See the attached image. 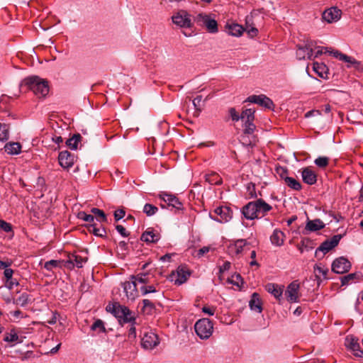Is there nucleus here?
<instances>
[{"label":"nucleus","mask_w":363,"mask_h":363,"mask_svg":"<svg viewBox=\"0 0 363 363\" xmlns=\"http://www.w3.org/2000/svg\"><path fill=\"white\" fill-rule=\"evenodd\" d=\"M159 344V339L157 335L152 333L149 332L144 334L141 340L142 346L147 350H152Z\"/></svg>","instance_id":"12"},{"label":"nucleus","mask_w":363,"mask_h":363,"mask_svg":"<svg viewBox=\"0 0 363 363\" xmlns=\"http://www.w3.org/2000/svg\"><path fill=\"white\" fill-rule=\"evenodd\" d=\"M206 181L212 184L220 185L222 184V179L216 173L207 175Z\"/></svg>","instance_id":"46"},{"label":"nucleus","mask_w":363,"mask_h":363,"mask_svg":"<svg viewBox=\"0 0 363 363\" xmlns=\"http://www.w3.org/2000/svg\"><path fill=\"white\" fill-rule=\"evenodd\" d=\"M9 138V126L5 123H0V141L7 140Z\"/></svg>","instance_id":"43"},{"label":"nucleus","mask_w":363,"mask_h":363,"mask_svg":"<svg viewBox=\"0 0 363 363\" xmlns=\"http://www.w3.org/2000/svg\"><path fill=\"white\" fill-rule=\"evenodd\" d=\"M31 302L30 296L27 293H22L18 298H14L13 303L21 307H26Z\"/></svg>","instance_id":"24"},{"label":"nucleus","mask_w":363,"mask_h":363,"mask_svg":"<svg viewBox=\"0 0 363 363\" xmlns=\"http://www.w3.org/2000/svg\"><path fill=\"white\" fill-rule=\"evenodd\" d=\"M299 284L298 281H292L287 287L285 295L289 301L296 303L298 301Z\"/></svg>","instance_id":"14"},{"label":"nucleus","mask_w":363,"mask_h":363,"mask_svg":"<svg viewBox=\"0 0 363 363\" xmlns=\"http://www.w3.org/2000/svg\"><path fill=\"white\" fill-rule=\"evenodd\" d=\"M330 159L328 157H318L314 161L315 164L320 168H325L329 164Z\"/></svg>","instance_id":"45"},{"label":"nucleus","mask_w":363,"mask_h":363,"mask_svg":"<svg viewBox=\"0 0 363 363\" xmlns=\"http://www.w3.org/2000/svg\"><path fill=\"white\" fill-rule=\"evenodd\" d=\"M302 179L304 183L313 185L317 182V174L310 167H306L301 172Z\"/></svg>","instance_id":"18"},{"label":"nucleus","mask_w":363,"mask_h":363,"mask_svg":"<svg viewBox=\"0 0 363 363\" xmlns=\"http://www.w3.org/2000/svg\"><path fill=\"white\" fill-rule=\"evenodd\" d=\"M276 172L284 182L286 181V178L289 177L288 176V170L286 167H279L276 169Z\"/></svg>","instance_id":"53"},{"label":"nucleus","mask_w":363,"mask_h":363,"mask_svg":"<svg viewBox=\"0 0 363 363\" xmlns=\"http://www.w3.org/2000/svg\"><path fill=\"white\" fill-rule=\"evenodd\" d=\"M306 48V52H310L311 55H313V48L315 47V42L313 40H307L303 45Z\"/></svg>","instance_id":"60"},{"label":"nucleus","mask_w":363,"mask_h":363,"mask_svg":"<svg viewBox=\"0 0 363 363\" xmlns=\"http://www.w3.org/2000/svg\"><path fill=\"white\" fill-rule=\"evenodd\" d=\"M229 115L233 121H238L240 120V115L238 114L235 108H230L228 110Z\"/></svg>","instance_id":"59"},{"label":"nucleus","mask_w":363,"mask_h":363,"mask_svg":"<svg viewBox=\"0 0 363 363\" xmlns=\"http://www.w3.org/2000/svg\"><path fill=\"white\" fill-rule=\"evenodd\" d=\"M125 215V211L123 208L118 209L114 212V218L116 221L122 219Z\"/></svg>","instance_id":"61"},{"label":"nucleus","mask_w":363,"mask_h":363,"mask_svg":"<svg viewBox=\"0 0 363 363\" xmlns=\"http://www.w3.org/2000/svg\"><path fill=\"white\" fill-rule=\"evenodd\" d=\"M285 184L294 190L298 191L301 189V183L293 177L286 178Z\"/></svg>","instance_id":"38"},{"label":"nucleus","mask_w":363,"mask_h":363,"mask_svg":"<svg viewBox=\"0 0 363 363\" xmlns=\"http://www.w3.org/2000/svg\"><path fill=\"white\" fill-rule=\"evenodd\" d=\"M91 212L96 217V219L99 222H106V216L102 210L97 208H91Z\"/></svg>","instance_id":"41"},{"label":"nucleus","mask_w":363,"mask_h":363,"mask_svg":"<svg viewBox=\"0 0 363 363\" xmlns=\"http://www.w3.org/2000/svg\"><path fill=\"white\" fill-rule=\"evenodd\" d=\"M284 234L279 230H274L272 235L270 236L272 243L276 246H281L284 244Z\"/></svg>","instance_id":"22"},{"label":"nucleus","mask_w":363,"mask_h":363,"mask_svg":"<svg viewBox=\"0 0 363 363\" xmlns=\"http://www.w3.org/2000/svg\"><path fill=\"white\" fill-rule=\"evenodd\" d=\"M74 155L69 151L65 150L60 152L58 156L59 164L64 169H69L74 163Z\"/></svg>","instance_id":"13"},{"label":"nucleus","mask_w":363,"mask_h":363,"mask_svg":"<svg viewBox=\"0 0 363 363\" xmlns=\"http://www.w3.org/2000/svg\"><path fill=\"white\" fill-rule=\"evenodd\" d=\"M272 209V206L266 203L263 199H258L244 206L242 208V213L246 219L254 220L260 216H264Z\"/></svg>","instance_id":"1"},{"label":"nucleus","mask_w":363,"mask_h":363,"mask_svg":"<svg viewBox=\"0 0 363 363\" xmlns=\"http://www.w3.org/2000/svg\"><path fill=\"white\" fill-rule=\"evenodd\" d=\"M328 269L322 264H315L314 266V273L318 279H320V277L325 279Z\"/></svg>","instance_id":"31"},{"label":"nucleus","mask_w":363,"mask_h":363,"mask_svg":"<svg viewBox=\"0 0 363 363\" xmlns=\"http://www.w3.org/2000/svg\"><path fill=\"white\" fill-rule=\"evenodd\" d=\"M306 48L304 45H297L296 50V58L299 60H305L306 57L308 59H312L313 55H311L310 52H306Z\"/></svg>","instance_id":"27"},{"label":"nucleus","mask_w":363,"mask_h":363,"mask_svg":"<svg viewBox=\"0 0 363 363\" xmlns=\"http://www.w3.org/2000/svg\"><path fill=\"white\" fill-rule=\"evenodd\" d=\"M313 70L321 77H323V72L326 69V66L318 62H313Z\"/></svg>","instance_id":"51"},{"label":"nucleus","mask_w":363,"mask_h":363,"mask_svg":"<svg viewBox=\"0 0 363 363\" xmlns=\"http://www.w3.org/2000/svg\"><path fill=\"white\" fill-rule=\"evenodd\" d=\"M87 261V258H83L82 257L77 254H71L68 256V259L66 262L67 267L69 268L74 267L76 266L78 268H82L84 263Z\"/></svg>","instance_id":"17"},{"label":"nucleus","mask_w":363,"mask_h":363,"mask_svg":"<svg viewBox=\"0 0 363 363\" xmlns=\"http://www.w3.org/2000/svg\"><path fill=\"white\" fill-rule=\"evenodd\" d=\"M91 330L93 331H96L98 333H106L104 323L101 319H97L94 321V323L91 326Z\"/></svg>","instance_id":"35"},{"label":"nucleus","mask_w":363,"mask_h":363,"mask_svg":"<svg viewBox=\"0 0 363 363\" xmlns=\"http://www.w3.org/2000/svg\"><path fill=\"white\" fill-rule=\"evenodd\" d=\"M347 342V347L352 350V351L355 352V355L357 357H362L363 356V350L360 348V345L358 342V339L351 337H347L346 339Z\"/></svg>","instance_id":"21"},{"label":"nucleus","mask_w":363,"mask_h":363,"mask_svg":"<svg viewBox=\"0 0 363 363\" xmlns=\"http://www.w3.org/2000/svg\"><path fill=\"white\" fill-rule=\"evenodd\" d=\"M160 238V235L157 233H155L152 228H148L141 235V240L146 242H157Z\"/></svg>","instance_id":"19"},{"label":"nucleus","mask_w":363,"mask_h":363,"mask_svg":"<svg viewBox=\"0 0 363 363\" xmlns=\"http://www.w3.org/2000/svg\"><path fill=\"white\" fill-rule=\"evenodd\" d=\"M255 110L252 108H247L244 110L240 115V120L242 121H254L255 120Z\"/></svg>","instance_id":"34"},{"label":"nucleus","mask_w":363,"mask_h":363,"mask_svg":"<svg viewBox=\"0 0 363 363\" xmlns=\"http://www.w3.org/2000/svg\"><path fill=\"white\" fill-rule=\"evenodd\" d=\"M245 101L257 104L269 110H272L274 107L272 100L264 94L251 95L247 98Z\"/></svg>","instance_id":"9"},{"label":"nucleus","mask_w":363,"mask_h":363,"mask_svg":"<svg viewBox=\"0 0 363 363\" xmlns=\"http://www.w3.org/2000/svg\"><path fill=\"white\" fill-rule=\"evenodd\" d=\"M143 211L147 216H152L158 211V208L152 204L146 203L143 207Z\"/></svg>","instance_id":"44"},{"label":"nucleus","mask_w":363,"mask_h":363,"mask_svg":"<svg viewBox=\"0 0 363 363\" xmlns=\"http://www.w3.org/2000/svg\"><path fill=\"white\" fill-rule=\"evenodd\" d=\"M266 290L274 295L276 298H279L282 295V289L275 284L269 283L265 286Z\"/></svg>","instance_id":"28"},{"label":"nucleus","mask_w":363,"mask_h":363,"mask_svg":"<svg viewBox=\"0 0 363 363\" xmlns=\"http://www.w3.org/2000/svg\"><path fill=\"white\" fill-rule=\"evenodd\" d=\"M247 194L248 199H255L257 197L255 185V184L250 182L247 185Z\"/></svg>","instance_id":"47"},{"label":"nucleus","mask_w":363,"mask_h":363,"mask_svg":"<svg viewBox=\"0 0 363 363\" xmlns=\"http://www.w3.org/2000/svg\"><path fill=\"white\" fill-rule=\"evenodd\" d=\"M82 136L80 134H74L72 138L66 141V145L72 150L77 148L78 143L80 142Z\"/></svg>","instance_id":"30"},{"label":"nucleus","mask_w":363,"mask_h":363,"mask_svg":"<svg viewBox=\"0 0 363 363\" xmlns=\"http://www.w3.org/2000/svg\"><path fill=\"white\" fill-rule=\"evenodd\" d=\"M88 230L94 235L101 238L104 237L106 234V231L104 228H97L95 223L90 224L88 226Z\"/></svg>","instance_id":"32"},{"label":"nucleus","mask_w":363,"mask_h":363,"mask_svg":"<svg viewBox=\"0 0 363 363\" xmlns=\"http://www.w3.org/2000/svg\"><path fill=\"white\" fill-rule=\"evenodd\" d=\"M342 11L337 7H331L326 9L323 13V19L328 23H333L337 21L341 17Z\"/></svg>","instance_id":"15"},{"label":"nucleus","mask_w":363,"mask_h":363,"mask_svg":"<svg viewBox=\"0 0 363 363\" xmlns=\"http://www.w3.org/2000/svg\"><path fill=\"white\" fill-rule=\"evenodd\" d=\"M4 340L13 344L21 342L19 337L14 329L11 330L10 333L5 335Z\"/></svg>","instance_id":"33"},{"label":"nucleus","mask_w":363,"mask_h":363,"mask_svg":"<svg viewBox=\"0 0 363 363\" xmlns=\"http://www.w3.org/2000/svg\"><path fill=\"white\" fill-rule=\"evenodd\" d=\"M174 24L182 28L191 27L190 16L186 11L181 10L176 15L172 17Z\"/></svg>","instance_id":"10"},{"label":"nucleus","mask_w":363,"mask_h":363,"mask_svg":"<svg viewBox=\"0 0 363 363\" xmlns=\"http://www.w3.org/2000/svg\"><path fill=\"white\" fill-rule=\"evenodd\" d=\"M360 276L361 275L359 273H351L344 276L341 278L342 285H347L354 281V280H358Z\"/></svg>","instance_id":"36"},{"label":"nucleus","mask_w":363,"mask_h":363,"mask_svg":"<svg viewBox=\"0 0 363 363\" xmlns=\"http://www.w3.org/2000/svg\"><path fill=\"white\" fill-rule=\"evenodd\" d=\"M195 20L199 25L206 27L208 32L211 33H216L218 31L217 21L209 15L199 13Z\"/></svg>","instance_id":"6"},{"label":"nucleus","mask_w":363,"mask_h":363,"mask_svg":"<svg viewBox=\"0 0 363 363\" xmlns=\"http://www.w3.org/2000/svg\"><path fill=\"white\" fill-rule=\"evenodd\" d=\"M339 60L347 62L349 64L348 67L354 66L357 67L359 65V62L354 58L343 53L340 55V57H339Z\"/></svg>","instance_id":"39"},{"label":"nucleus","mask_w":363,"mask_h":363,"mask_svg":"<svg viewBox=\"0 0 363 363\" xmlns=\"http://www.w3.org/2000/svg\"><path fill=\"white\" fill-rule=\"evenodd\" d=\"M5 152L10 155H18L21 152V145L19 143H9L4 146Z\"/></svg>","instance_id":"26"},{"label":"nucleus","mask_w":363,"mask_h":363,"mask_svg":"<svg viewBox=\"0 0 363 363\" xmlns=\"http://www.w3.org/2000/svg\"><path fill=\"white\" fill-rule=\"evenodd\" d=\"M350 262L344 257L335 259L332 264V270L336 274H344L351 268Z\"/></svg>","instance_id":"8"},{"label":"nucleus","mask_w":363,"mask_h":363,"mask_svg":"<svg viewBox=\"0 0 363 363\" xmlns=\"http://www.w3.org/2000/svg\"><path fill=\"white\" fill-rule=\"evenodd\" d=\"M0 229L6 233H9L12 231V225L9 223L0 219Z\"/></svg>","instance_id":"58"},{"label":"nucleus","mask_w":363,"mask_h":363,"mask_svg":"<svg viewBox=\"0 0 363 363\" xmlns=\"http://www.w3.org/2000/svg\"><path fill=\"white\" fill-rule=\"evenodd\" d=\"M193 104L197 111H201L203 106V97L201 95H198L194 100Z\"/></svg>","instance_id":"56"},{"label":"nucleus","mask_w":363,"mask_h":363,"mask_svg":"<svg viewBox=\"0 0 363 363\" xmlns=\"http://www.w3.org/2000/svg\"><path fill=\"white\" fill-rule=\"evenodd\" d=\"M195 331L201 339H208L213 333V325L208 318L199 320L194 325Z\"/></svg>","instance_id":"4"},{"label":"nucleus","mask_w":363,"mask_h":363,"mask_svg":"<svg viewBox=\"0 0 363 363\" xmlns=\"http://www.w3.org/2000/svg\"><path fill=\"white\" fill-rule=\"evenodd\" d=\"M116 230L121 234V236L126 238L130 233L126 230V229L121 225H117L116 226Z\"/></svg>","instance_id":"63"},{"label":"nucleus","mask_w":363,"mask_h":363,"mask_svg":"<svg viewBox=\"0 0 363 363\" xmlns=\"http://www.w3.org/2000/svg\"><path fill=\"white\" fill-rule=\"evenodd\" d=\"M143 311L147 312V313H150L155 308L154 303L149 299H144L143 301Z\"/></svg>","instance_id":"50"},{"label":"nucleus","mask_w":363,"mask_h":363,"mask_svg":"<svg viewBox=\"0 0 363 363\" xmlns=\"http://www.w3.org/2000/svg\"><path fill=\"white\" fill-rule=\"evenodd\" d=\"M313 248V242L309 239H304L301 240V245L298 246V250L301 253H303L305 250L309 251Z\"/></svg>","instance_id":"42"},{"label":"nucleus","mask_w":363,"mask_h":363,"mask_svg":"<svg viewBox=\"0 0 363 363\" xmlns=\"http://www.w3.org/2000/svg\"><path fill=\"white\" fill-rule=\"evenodd\" d=\"M250 20L248 17L246 18V23H245V28H244V30H245L250 37L253 38L257 36L258 34V30L253 26L252 24L250 23Z\"/></svg>","instance_id":"37"},{"label":"nucleus","mask_w":363,"mask_h":363,"mask_svg":"<svg viewBox=\"0 0 363 363\" xmlns=\"http://www.w3.org/2000/svg\"><path fill=\"white\" fill-rule=\"evenodd\" d=\"M19 285V282L16 279L11 278V279L5 280L4 281V287L8 289L9 290H11L13 286H17Z\"/></svg>","instance_id":"54"},{"label":"nucleus","mask_w":363,"mask_h":363,"mask_svg":"<svg viewBox=\"0 0 363 363\" xmlns=\"http://www.w3.org/2000/svg\"><path fill=\"white\" fill-rule=\"evenodd\" d=\"M226 29L228 30V33L229 35L235 37L240 36L244 31V28L242 26L237 23L227 25Z\"/></svg>","instance_id":"25"},{"label":"nucleus","mask_w":363,"mask_h":363,"mask_svg":"<svg viewBox=\"0 0 363 363\" xmlns=\"http://www.w3.org/2000/svg\"><path fill=\"white\" fill-rule=\"evenodd\" d=\"M159 198L164 201L169 206H172L178 211L183 210V203L174 195L166 192H161L159 195Z\"/></svg>","instance_id":"11"},{"label":"nucleus","mask_w":363,"mask_h":363,"mask_svg":"<svg viewBox=\"0 0 363 363\" xmlns=\"http://www.w3.org/2000/svg\"><path fill=\"white\" fill-rule=\"evenodd\" d=\"M123 286L128 299L134 301L138 296L135 281H125L123 284Z\"/></svg>","instance_id":"16"},{"label":"nucleus","mask_w":363,"mask_h":363,"mask_svg":"<svg viewBox=\"0 0 363 363\" xmlns=\"http://www.w3.org/2000/svg\"><path fill=\"white\" fill-rule=\"evenodd\" d=\"M245 123V129L244 133L247 135L252 134L256 128L255 125L253 123V121H244Z\"/></svg>","instance_id":"49"},{"label":"nucleus","mask_w":363,"mask_h":363,"mask_svg":"<svg viewBox=\"0 0 363 363\" xmlns=\"http://www.w3.org/2000/svg\"><path fill=\"white\" fill-rule=\"evenodd\" d=\"M214 213L217 216L216 217L210 214L212 219L220 222L226 223L229 221L233 216V211L228 206H219L214 210Z\"/></svg>","instance_id":"7"},{"label":"nucleus","mask_w":363,"mask_h":363,"mask_svg":"<svg viewBox=\"0 0 363 363\" xmlns=\"http://www.w3.org/2000/svg\"><path fill=\"white\" fill-rule=\"evenodd\" d=\"M325 228L324 223L319 218L308 220L305 230L309 232H315Z\"/></svg>","instance_id":"20"},{"label":"nucleus","mask_w":363,"mask_h":363,"mask_svg":"<svg viewBox=\"0 0 363 363\" xmlns=\"http://www.w3.org/2000/svg\"><path fill=\"white\" fill-rule=\"evenodd\" d=\"M342 238L341 235H335L330 239L325 240L321 245L316 249L315 255L316 257L321 259L323 256L329 251L335 247L340 239Z\"/></svg>","instance_id":"5"},{"label":"nucleus","mask_w":363,"mask_h":363,"mask_svg":"<svg viewBox=\"0 0 363 363\" xmlns=\"http://www.w3.org/2000/svg\"><path fill=\"white\" fill-rule=\"evenodd\" d=\"M247 244L248 243L246 240L240 239V240H237L235 242V243L232 246V247L234 248L236 254H240L242 252L243 247H245Z\"/></svg>","instance_id":"40"},{"label":"nucleus","mask_w":363,"mask_h":363,"mask_svg":"<svg viewBox=\"0 0 363 363\" xmlns=\"http://www.w3.org/2000/svg\"><path fill=\"white\" fill-rule=\"evenodd\" d=\"M177 279L174 280L175 284L180 285V284H182L183 283H184L187 280L190 274L189 273L188 271L185 270L184 268L179 267L177 271Z\"/></svg>","instance_id":"29"},{"label":"nucleus","mask_w":363,"mask_h":363,"mask_svg":"<svg viewBox=\"0 0 363 363\" xmlns=\"http://www.w3.org/2000/svg\"><path fill=\"white\" fill-rule=\"evenodd\" d=\"M130 323H131V326L128 330V337L130 339H135L136 337V330L134 326V325L135 324V320H134L133 322H132Z\"/></svg>","instance_id":"62"},{"label":"nucleus","mask_w":363,"mask_h":363,"mask_svg":"<svg viewBox=\"0 0 363 363\" xmlns=\"http://www.w3.org/2000/svg\"><path fill=\"white\" fill-rule=\"evenodd\" d=\"M60 261L58 260H50L45 263L44 268L48 271H52L53 268L57 267L59 266Z\"/></svg>","instance_id":"55"},{"label":"nucleus","mask_w":363,"mask_h":363,"mask_svg":"<svg viewBox=\"0 0 363 363\" xmlns=\"http://www.w3.org/2000/svg\"><path fill=\"white\" fill-rule=\"evenodd\" d=\"M131 279L133 281H135V283L137 281H138L140 283H143V284H146L148 282L147 274H139L137 276H132Z\"/></svg>","instance_id":"52"},{"label":"nucleus","mask_w":363,"mask_h":363,"mask_svg":"<svg viewBox=\"0 0 363 363\" xmlns=\"http://www.w3.org/2000/svg\"><path fill=\"white\" fill-rule=\"evenodd\" d=\"M106 310L112 313L119 321L120 323H132L135 320V314L128 307L121 306L118 303H108Z\"/></svg>","instance_id":"2"},{"label":"nucleus","mask_w":363,"mask_h":363,"mask_svg":"<svg viewBox=\"0 0 363 363\" xmlns=\"http://www.w3.org/2000/svg\"><path fill=\"white\" fill-rule=\"evenodd\" d=\"M78 218L82 219L90 224H93L94 222V216L91 214H86L84 211H81L78 213Z\"/></svg>","instance_id":"48"},{"label":"nucleus","mask_w":363,"mask_h":363,"mask_svg":"<svg viewBox=\"0 0 363 363\" xmlns=\"http://www.w3.org/2000/svg\"><path fill=\"white\" fill-rule=\"evenodd\" d=\"M23 84L38 97H45L49 92L48 82L38 76L26 77Z\"/></svg>","instance_id":"3"},{"label":"nucleus","mask_w":363,"mask_h":363,"mask_svg":"<svg viewBox=\"0 0 363 363\" xmlns=\"http://www.w3.org/2000/svg\"><path fill=\"white\" fill-rule=\"evenodd\" d=\"M140 291L143 294V295H146L149 293H155L157 292V290L155 287L152 285L150 286H143L140 288Z\"/></svg>","instance_id":"57"},{"label":"nucleus","mask_w":363,"mask_h":363,"mask_svg":"<svg viewBox=\"0 0 363 363\" xmlns=\"http://www.w3.org/2000/svg\"><path fill=\"white\" fill-rule=\"evenodd\" d=\"M249 305L252 310L258 313L262 312V302L257 293L252 294Z\"/></svg>","instance_id":"23"},{"label":"nucleus","mask_w":363,"mask_h":363,"mask_svg":"<svg viewBox=\"0 0 363 363\" xmlns=\"http://www.w3.org/2000/svg\"><path fill=\"white\" fill-rule=\"evenodd\" d=\"M202 311L209 315H213L216 311V308L205 306L202 308Z\"/></svg>","instance_id":"64"}]
</instances>
